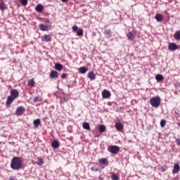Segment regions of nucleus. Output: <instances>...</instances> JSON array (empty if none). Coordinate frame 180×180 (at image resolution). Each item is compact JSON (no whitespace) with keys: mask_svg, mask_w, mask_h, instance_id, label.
<instances>
[{"mask_svg":"<svg viewBox=\"0 0 180 180\" xmlns=\"http://www.w3.org/2000/svg\"><path fill=\"white\" fill-rule=\"evenodd\" d=\"M23 161L19 157H14L12 158L10 167L12 169L18 171V169H22Z\"/></svg>","mask_w":180,"mask_h":180,"instance_id":"obj_1","label":"nucleus"},{"mask_svg":"<svg viewBox=\"0 0 180 180\" xmlns=\"http://www.w3.org/2000/svg\"><path fill=\"white\" fill-rule=\"evenodd\" d=\"M11 96H8L6 102V106H9L15 99L19 98V91L16 89H11Z\"/></svg>","mask_w":180,"mask_h":180,"instance_id":"obj_2","label":"nucleus"},{"mask_svg":"<svg viewBox=\"0 0 180 180\" xmlns=\"http://www.w3.org/2000/svg\"><path fill=\"white\" fill-rule=\"evenodd\" d=\"M150 103L153 108H159L161 105V98L160 96L152 97L150 99Z\"/></svg>","mask_w":180,"mask_h":180,"instance_id":"obj_3","label":"nucleus"},{"mask_svg":"<svg viewBox=\"0 0 180 180\" xmlns=\"http://www.w3.org/2000/svg\"><path fill=\"white\" fill-rule=\"evenodd\" d=\"M108 150L111 154H117L120 151V148L117 146H110L108 147Z\"/></svg>","mask_w":180,"mask_h":180,"instance_id":"obj_4","label":"nucleus"},{"mask_svg":"<svg viewBox=\"0 0 180 180\" xmlns=\"http://www.w3.org/2000/svg\"><path fill=\"white\" fill-rule=\"evenodd\" d=\"M25 108L22 106H19L16 109L15 115H17V116H22V115L25 113Z\"/></svg>","mask_w":180,"mask_h":180,"instance_id":"obj_5","label":"nucleus"},{"mask_svg":"<svg viewBox=\"0 0 180 180\" xmlns=\"http://www.w3.org/2000/svg\"><path fill=\"white\" fill-rule=\"evenodd\" d=\"M168 49L170 51H175V50H178V45L174 42L169 43L168 45Z\"/></svg>","mask_w":180,"mask_h":180,"instance_id":"obj_6","label":"nucleus"},{"mask_svg":"<svg viewBox=\"0 0 180 180\" xmlns=\"http://www.w3.org/2000/svg\"><path fill=\"white\" fill-rule=\"evenodd\" d=\"M115 127L116 129V130H117V131H123L124 130V126L123 124L120 123V122H117L115 123Z\"/></svg>","mask_w":180,"mask_h":180,"instance_id":"obj_7","label":"nucleus"},{"mask_svg":"<svg viewBox=\"0 0 180 180\" xmlns=\"http://www.w3.org/2000/svg\"><path fill=\"white\" fill-rule=\"evenodd\" d=\"M51 41V35L45 34L41 37V41H45L46 43H49V41Z\"/></svg>","mask_w":180,"mask_h":180,"instance_id":"obj_8","label":"nucleus"},{"mask_svg":"<svg viewBox=\"0 0 180 180\" xmlns=\"http://www.w3.org/2000/svg\"><path fill=\"white\" fill-rule=\"evenodd\" d=\"M6 9H8V6H6L4 0H1L0 1V11L4 12Z\"/></svg>","mask_w":180,"mask_h":180,"instance_id":"obj_9","label":"nucleus"},{"mask_svg":"<svg viewBox=\"0 0 180 180\" xmlns=\"http://www.w3.org/2000/svg\"><path fill=\"white\" fill-rule=\"evenodd\" d=\"M102 96H103V99H108V98H110V92L108 90H104L102 92Z\"/></svg>","mask_w":180,"mask_h":180,"instance_id":"obj_10","label":"nucleus"},{"mask_svg":"<svg viewBox=\"0 0 180 180\" xmlns=\"http://www.w3.org/2000/svg\"><path fill=\"white\" fill-rule=\"evenodd\" d=\"M87 77L89 78L91 81H94L96 78V75L94 72H89L87 74Z\"/></svg>","mask_w":180,"mask_h":180,"instance_id":"obj_11","label":"nucleus"},{"mask_svg":"<svg viewBox=\"0 0 180 180\" xmlns=\"http://www.w3.org/2000/svg\"><path fill=\"white\" fill-rule=\"evenodd\" d=\"M49 77L51 79L58 78V72L56 70H52L50 73Z\"/></svg>","mask_w":180,"mask_h":180,"instance_id":"obj_12","label":"nucleus"},{"mask_svg":"<svg viewBox=\"0 0 180 180\" xmlns=\"http://www.w3.org/2000/svg\"><path fill=\"white\" fill-rule=\"evenodd\" d=\"M44 9V7L41 4H37V6L35 7V11L37 12H39V13H41Z\"/></svg>","mask_w":180,"mask_h":180,"instance_id":"obj_13","label":"nucleus"},{"mask_svg":"<svg viewBox=\"0 0 180 180\" xmlns=\"http://www.w3.org/2000/svg\"><path fill=\"white\" fill-rule=\"evenodd\" d=\"M155 19L157 20V22H162L164 16H162V14L158 13L155 15Z\"/></svg>","mask_w":180,"mask_h":180,"instance_id":"obj_14","label":"nucleus"},{"mask_svg":"<svg viewBox=\"0 0 180 180\" xmlns=\"http://www.w3.org/2000/svg\"><path fill=\"white\" fill-rule=\"evenodd\" d=\"M52 148H58L60 147V142L58 141L54 140L51 143Z\"/></svg>","mask_w":180,"mask_h":180,"instance_id":"obj_15","label":"nucleus"},{"mask_svg":"<svg viewBox=\"0 0 180 180\" xmlns=\"http://www.w3.org/2000/svg\"><path fill=\"white\" fill-rule=\"evenodd\" d=\"M39 29L42 32H47L49 30V28L47 25H45L44 24L39 25Z\"/></svg>","mask_w":180,"mask_h":180,"instance_id":"obj_16","label":"nucleus"},{"mask_svg":"<svg viewBox=\"0 0 180 180\" xmlns=\"http://www.w3.org/2000/svg\"><path fill=\"white\" fill-rule=\"evenodd\" d=\"M99 163L102 164V165H108L109 164V162L108 161V159L102 158L99 159Z\"/></svg>","mask_w":180,"mask_h":180,"instance_id":"obj_17","label":"nucleus"},{"mask_svg":"<svg viewBox=\"0 0 180 180\" xmlns=\"http://www.w3.org/2000/svg\"><path fill=\"white\" fill-rule=\"evenodd\" d=\"M87 72H88V68H86V67L82 66V67H80V68H79V74H85V73Z\"/></svg>","mask_w":180,"mask_h":180,"instance_id":"obj_18","label":"nucleus"},{"mask_svg":"<svg viewBox=\"0 0 180 180\" xmlns=\"http://www.w3.org/2000/svg\"><path fill=\"white\" fill-rule=\"evenodd\" d=\"M180 171V167L179 165L175 164L173 169V174H178Z\"/></svg>","mask_w":180,"mask_h":180,"instance_id":"obj_19","label":"nucleus"},{"mask_svg":"<svg viewBox=\"0 0 180 180\" xmlns=\"http://www.w3.org/2000/svg\"><path fill=\"white\" fill-rule=\"evenodd\" d=\"M41 124V121H40V119H36L33 121V124L35 128L39 127V126H40Z\"/></svg>","mask_w":180,"mask_h":180,"instance_id":"obj_20","label":"nucleus"},{"mask_svg":"<svg viewBox=\"0 0 180 180\" xmlns=\"http://www.w3.org/2000/svg\"><path fill=\"white\" fill-rule=\"evenodd\" d=\"M127 37L128 38V40H134V34L129 32L127 34Z\"/></svg>","mask_w":180,"mask_h":180,"instance_id":"obj_21","label":"nucleus"},{"mask_svg":"<svg viewBox=\"0 0 180 180\" xmlns=\"http://www.w3.org/2000/svg\"><path fill=\"white\" fill-rule=\"evenodd\" d=\"M55 69L57 70V71H61V70H63V65L61 63H56Z\"/></svg>","mask_w":180,"mask_h":180,"instance_id":"obj_22","label":"nucleus"},{"mask_svg":"<svg viewBox=\"0 0 180 180\" xmlns=\"http://www.w3.org/2000/svg\"><path fill=\"white\" fill-rule=\"evenodd\" d=\"M106 130V127L103 124H101L98 127V131H100L101 133H104V131H105Z\"/></svg>","mask_w":180,"mask_h":180,"instance_id":"obj_23","label":"nucleus"},{"mask_svg":"<svg viewBox=\"0 0 180 180\" xmlns=\"http://www.w3.org/2000/svg\"><path fill=\"white\" fill-rule=\"evenodd\" d=\"M37 164V165H43V164H44V160L41 157H38Z\"/></svg>","mask_w":180,"mask_h":180,"instance_id":"obj_24","label":"nucleus"},{"mask_svg":"<svg viewBox=\"0 0 180 180\" xmlns=\"http://www.w3.org/2000/svg\"><path fill=\"white\" fill-rule=\"evenodd\" d=\"M174 38L175 40H180V30L174 33Z\"/></svg>","mask_w":180,"mask_h":180,"instance_id":"obj_25","label":"nucleus"},{"mask_svg":"<svg viewBox=\"0 0 180 180\" xmlns=\"http://www.w3.org/2000/svg\"><path fill=\"white\" fill-rule=\"evenodd\" d=\"M155 79H156V81L160 82L161 81H164V77L162 75H157L155 76Z\"/></svg>","mask_w":180,"mask_h":180,"instance_id":"obj_26","label":"nucleus"},{"mask_svg":"<svg viewBox=\"0 0 180 180\" xmlns=\"http://www.w3.org/2000/svg\"><path fill=\"white\" fill-rule=\"evenodd\" d=\"M83 129H84V130H91V127H89V123L88 122H84L83 123Z\"/></svg>","mask_w":180,"mask_h":180,"instance_id":"obj_27","label":"nucleus"},{"mask_svg":"<svg viewBox=\"0 0 180 180\" xmlns=\"http://www.w3.org/2000/svg\"><path fill=\"white\" fill-rule=\"evenodd\" d=\"M112 180H119L120 179V178L118 176L117 174H116L115 173H112V175L110 176Z\"/></svg>","mask_w":180,"mask_h":180,"instance_id":"obj_28","label":"nucleus"},{"mask_svg":"<svg viewBox=\"0 0 180 180\" xmlns=\"http://www.w3.org/2000/svg\"><path fill=\"white\" fill-rule=\"evenodd\" d=\"M77 34L78 36H84V30H82V28L79 29V30L77 31Z\"/></svg>","mask_w":180,"mask_h":180,"instance_id":"obj_29","label":"nucleus"},{"mask_svg":"<svg viewBox=\"0 0 180 180\" xmlns=\"http://www.w3.org/2000/svg\"><path fill=\"white\" fill-rule=\"evenodd\" d=\"M41 101H43V99L40 97H35L33 100V102L34 103H37V102H41Z\"/></svg>","mask_w":180,"mask_h":180,"instance_id":"obj_30","label":"nucleus"},{"mask_svg":"<svg viewBox=\"0 0 180 180\" xmlns=\"http://www.w3.org/2000/svg\"><path fill=\"white\" fill-rule=\"evenodd\" d=\"M34 84H35L34 79H33L28 81L29 86H34Z\"/></svg>","mask_w":180,"mask_h":180,"instance_id":"obj_31","label":"nucleus"},{"mask_svg":"<svg viewBox=\"0 0 180 180\" xmlns=\"http://www.w3.org/2000/svg\"><path fill=\"white\" fill-rule=\"evenodd\" d=\"M111 33H112V32L110 31V30H105L104 31L105 36H110Z\"/></svg>","mask_w":180,"mask_h":180,"instance_id":"obj_32","label":"nucleus"},{"mask_svg":"<svg viewBox=\"0 0 180 180\" xmlns=\"http://www.w3.org/2000/svg\"><path fill=\"white\" fill-rule=\"evenodd\" d=\"M165 124H167V120H162L160 121V126H161V127H164L165 126Z\"/></svg>","mask_w":180,"mask_h":180,"instance_id":"obj_33","label":"nucleus"},{"mask_svg":"<svg viewBox=\"0 0 180 180\" xmlns=\"http://www.w3.org/2000/svg\"><path fill=\"white\" fill-rule=\"evenodd\" d=\"M20 2L23 6H26V5H27V0H20Z\"/></svg>","mask_w":180,"mask_h":180,"instance_id":"obj_34","label":"nucleus"},{"mask_svg":"<svg viewBox=\"0 0 180 180\" xmlns=\"http://www.w3.org/2000/svg\"><path fill=\"white\" fill-rule=\"evenodd\" d=\"M168 167H167V165H163L160 167V169L162 171V172H165V171H167Z\"/></svg>","mask_w":180,"mask_h":180,"instance_id":"obj_35","label":"nucleus"},{"mask_svg":"<svg viewBox=\"0 0 180 180\" xmlns=\"http://www.w3.org/2000/svg\"><path fill=\"white\" fill-rule=\"evenodd\" d=\"M91 169V171H94L95 172H97L98 171H99V169L96 167H92Z\"/></svg>","mask_w":180,"mask_h":180,"instance_id":"obj_36","label":"nucleus"},{"mask_svg":"<svg viewBox=\"0 0 180 180\" xmlns=\"http://www.w3.org/2000/svg\"><path fill=\"white\" fill-rule=\"evenodd\" d=\"M72 32H77V30H78V27L77 25H74L72 27Z\"/></svg>","mask_w":180,"mask_h":180,"instance_id":"obj_37","label":"nucleus"},{"mask_svg":"<svg viewBox=\"0 0 180 180\" xmlns=\"http://www.w3.org/2000/svg\"><path fill=\"white\" fill-rule=\"evenodd\" d=\"M176 143L177 146H180V139L179 138L176 139Z\"/></svg>","mask_w":180,"mask_h":180,"instance_id":"obj_38","label":"nucleus"},{"mask_svg":"<svg viewBox=\"0 0 180 180\" xmlns=\"http://www.w3.org/2000/svg\"><path fill=\"white\" fill-rule=\"evenodd\" d=\"M61 78H63V79H65V78H67V74L65 73L62 74Z\"/></svg>","mask_w":180,"mask_h":180,"instance_id":"obj_39","label":"nucleus"},{"mask_svg":"<svg viewBox=\"0 0 180 180\" xmlns=\"http://www.w3.org/2000/svg\"><path fill=\"white\" fill-rule=\"evenodd\" d=\"M62 2H68V0H61Z\"/></svg>","mask_w":180,"mask_h":180,"instance_id":"obj_40","label":"nucleus"},{"mask_svg":"<svg viewBox=\"0 0 180 180\" xmlns=\"http://www.w3.org/2000/svg\"><path fill=\"white\" fill-rule=\"evenodd\" d=\"M174 85H175L176 87L178 86V85H176V83H175Z\"/></svg>","mask_w":180,"mask_h":180,"instance_id":"obj_41","label":"nucleus"},{"mask_svg":"<svg viewBox=\"0 0 180 180\" xmlns=\"http://www.w3.org/2000/svg\"><path fill=\"white\" fill-rule=\"evenodd\" d=\"M10 180H13V179H10Z\"/></svg>","mask_w":180,"mask_h":180,"instance_id":"obj_42","label":"nucleus"}]
</instances>
